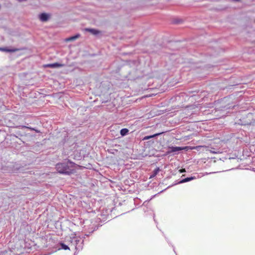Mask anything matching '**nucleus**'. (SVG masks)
Wrapping results in <instances>:
<instances>
[{"label": "nucleus", "instance_id": "f257e3e1", "mask_svg": "<svg viewBox=\"0 0 255 255\" xmlns=\"http://www.w3.org/2000/svg\"><path fill=\"white\" fill-rule=\"evenodd\" d=\"M77 166H79L70 160H68L64 163H57L56 165V168L60 173L70 175L75 172Z\"/></svg>", "mask_w": 255, "mask_h": 255}, {"label": "nucleus", "instance_id": "f03ea898", "mask_svg": "<svg viewBox=\"0 0 255 255\" xmlns=\"http://www.w3.org/2000/svg\"><path fill=\"white\" fill-rule=\"evenodd\" d=\"M202 147H204V148H207L208 147L207 146H205V145H199V146H184V147H181V150H185L187 151L189 149H190V150H192V149L199 150V149H200Z\"/></svg>", "mask_w": 255, "mask_h": 255}, {"label": "nucleus", "instance_id": "7ed1b4c3", "mask_svg": "<svg viewBox=\"0 0 255 255\" xmlns=\"http://www.w3.org/2000/svg\"><path fill=\"white\" fill-rule=\"evenodd\" d=\"M63 66H64L63 64H59L58 63H52V64H48L45 65L44 66V67L54 68L61 67H63Z\"/></svg>", "mask_w": 255, "mask_h": 255}, {"label": "nucleus", "instance_id": "20e7f679", "mask_svg": "<svg viewBox=\"0 0 255 255\" xmlns=\"http://www.w3.org/2000/svg\"><path fill=\"white\" fill-rule=\"evenodd\" d=\"M19 50H20V49H18V48L8 49L6 47L0 48V51H4V52H14L16 51H18Z\"/></svg>", "mask_w": 255, "mask_h": 255}, {"label": "nucleus", "instance_id": "39448f33", "mask_svg": "<svg viewBox=\"0 0 255 255\" xmlns=\"http://www.w3.org/2000/svg\"><path fill=\"white\" fill-rule=\"evenodd\" d=\"M49 15L45 13H42L39 15V18L42 21H46L49 18Z\"/></svg>", "mask_w": 255, "mask_h": 255}, {"label": "nucleus", "instance_id": "423d86ee", "mask_svg": "<svg viewBox=\"0 0 255 255\" xmlns=\"http://www.w3.org/2000/svg\"><path fill=\"white\" fill-rule=\"evenodd\" d=\"M85 30L90 32L94 35H97L100 33V31L99 30L93 28H86Z\"/></svg>", "mask_w": 255, "mask_h": 255}, {"label": "nucleus", "instance_id": "0eeeda50", "mask_svg": "<svg viewBox=\"0 0 255 255\" xmlns=\"http://www.w3.org/2000/svg\"><path fill=\"white\" fill-rule=\"evenodd\" d=\"M80 36V35L79 34H76V35L70 37L69 38H67L65 39V41L68 42L71 41H74L77 38H79Z\"/></svg>", "mask_w": 255, "mask_h": 255}, {"label": "nucleus", "instance_id": "6e6552de", "mask_svg": "<svg viewBox=\"0 0 255 255\" xmlns=\"http://www.w3.org/2000/svg\"><path fill=\"white\" fill-rule=\"evenodd\" d=\"M169 148L171 149L170 151H168V153H170L172 152H176L178 151L181 150V147H169Z\"/></svg>", "mask_w": 255, "mask_h": 255}, {"label": "nucleus", "instance_id": "1a4fd4ad", "mask_svg": "<svg viewBox=\"0 0 255 255\" xmlns=\"http://www.w3.org/2000/svg\"><path fill=\"white\" fill-rule=\"evenodd\" d=\"M160 169L159 167L156 168L153 171L152 174L150 176L149 178L154 177L159 172Z\"/></svg>", "mask_w": 255, "mask_h": 255}, {"label": "nucleus", "instance_id": "9d476101", "mask_svg": "<svg viewBox=\"0 0 255 255\" xmlns=\"http://www.w3.org/2000/svg\"><path fill=\"white\" fill-rule=\"evenodd\" d=\"M128 132V129L127 128H123L120 131V133L122 136L126 135Z\"/></svg>", "mask_w": 255, "mask_h": 255}, {"label": "nucleus", "instance_id": "9b49d317", "mask_svg": "<svg viewBox=\"0 0 255 255\" xmlns=\"http://www.w3.org/2000/svg\"><path fill=\"white\" fill-rule=\"evenodd\" d=\"M193 179H194L193 177H187V178H186L185 179H182L181 181H180V183H184V182H188V181H189L191 180H192Z\"/></svg>", "mask_w": 255, "mask_h": 255}, {"label": "nucleus", "instance_id": "f8f14e48", "mask_svg": "<svg viewBox=\"0 0 255 255\" xmlns=\"http://www.w3.org/2000/svg\"><path fill=\"white\" fill-rule=\"evenodd\" d=\"M60 246H61L62 249L64 250H70L69 248L64 243H60Z\"/></svg>", "mask_w": 255, "mask_h": 255}, {"label": "nucleus", "instance_id": "ddd939ff", "mask_svg": "<svg viewBox=\"0 0 255 255\" xmlns=\"http://www.w3.org/2000/svg\"><path fill=\"white\" fill-rule=\"evenodd\" d=\"M159 134V133H158V134H154V135H150V136H145L144 138H143V140H147V139H148L150 138H152V137H153L154 136H155L156 135H158Z\"/></svg>", "mask_w": 255, "mask_h": 255}, {"label": "nucleus", "instance_id": "4468645a", "mask_svg": "<svg viewBox=\"0 0 255 255\" xmlns=\"http://www.w3.org/2000/svg\"><path fill=\"white\" fill-rule=\"evenodd\" d=\"M9 252H11V251L5 250L1 252V255H6V254H8Z\"/></svg>", "mask_w": 255, "mask_h": 255}, {"label": "nucleus", "instance_id": "2eb2a0df", "mask_svg": "<svg viewBox=\"0 0 255 255\" xmlns=\"http://www.w3.org/2000/svg\"><path fill=\"white\" fill-rule=\"evenodd\" d=\"M207 151H210L211 153H217L218 152V151H214L213 150H210V149H207L206 150Z\"/></svg>", "mask_w": 255, "mask_h": 255}, {"label": "nucleus", "instance_id": "dca6fc26", "mask_svg": "<svg viewBox=\"0 0 255 255\" xmlns=\"http://www.w3.org/2000/svg\"><path fill=\"white\" fill-rule=\"evenodd\" d=\"M21 128H27L30 129V130H35V129H34V128H29V127H27L25 126H21Z\"/></svg>", "mask_w": 255, "mask_h": 255}, {"label": "nucleus", "instance_id": "f3484780", "mask_svg": "<svg viewBox=\"0 0 255 255\" xmlns=\"http://www.w3.org/2000/svg\"><path fill=\"white\" fill-rule=\"evenodd\" d=\"M179 172H180V173H183V172H185L186 170L184 168H183V169H181L179 170Z\"/></svg>", "mask_w": 255, "mask_h": 255}, {"label": "nucleus", "instance_id": "a211bd4d", "mask_svg": "<svg viewBox=\"0 0 255 255\" xmlns=\"http://www.w3.org/2000/svg\"><path fill=\"white\" fill-rule=\"evenodd\" d=\"M26 0H18L19 1H26Z\"/></svg>", "mask_w": 255, "mask_h": 255}]
</instances>
